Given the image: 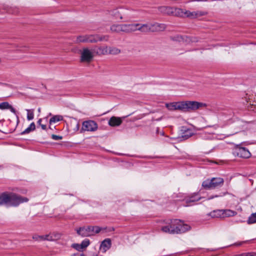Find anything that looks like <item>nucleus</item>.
Returning a JSON list of instances; mask_svg holds the SVG:
<instances>
[{"mask_svg":"<svg viewBox=\"0 0 256 256\" xmlns=\"http://www.w3.org/2000/svg\"><path fill=\"white\" fill-rule=\"evenodd\" d=\"M10 104L8 102H2L0 103V109L1 110H8L10 106Z\"/></svg>","mask_w":256,"mask_h":256,"instance_id":"obj_34","label":"nucleus"},{"mask_svg":"<svg viewBox=\"0 0 256 256\" xmlns=\"http://www.w3.org/2000/svg\"><path fill=\"white\" fill-rule=\"evenodd\" d=\"M102 228L98 226H89L76 229L77 234L82 237H88L99 233Z\"/></svg>","mask_w":256,"mask_h":256,"instance_id":"obj_5","label":"nucleus"},{"mask_svg":"<svg viewBox=\"0 0 256 256\" xmlns=\"http://www.w3.org/2000/svg\"><path fill=\"white\" fill-rule=\"evenodd\" d=\"M138 26H136V30H140L143 32H151V24H136Z\"/></svg>","mask_w":256,"mask_h":256,"instance_id":"obj_19","label":"nucleus"},{"mask_svg":"<svg viewBox=\"0 0 256 256\" xmlns=\"http://www.w3.org/2000/svg\"><path fill=\"white\" fill-rule=\"evenodd\" d=\"M8 110H10V111L14 114L16 115V112L14 108L12 107V105H10V106L8 107Z\"/></svg>","mask_w":256,"mask_h":256,"instance_id":"obj_40","label":"nucleus"},{"mask_svg":"<svg viewBox=\"0 0 256 256\" xmlns=\"http://www.w3.org/2000/svg\"><path fill=\"white\" fill-rule=\"evenodd\" d=\"M232 154L234 156L240 158L247 159L250 158L252 154L249 150L241 146V144H236L232 148Z\"/></svg>","mask_w":256,"mask_h":256,"instance_id":"obj_6","label":"nucleus"},{"mask_svg":"<svg viewBox=\"0 0 256 256\" xmlns=\"http://www.w3.org/2000/svg\"><path fill=\"white\" fill-rule=\"evenodd\" d=\"M33 240L36 241H41V236L35 234L32 236Z\"/></svg>","mask_w":256,"mask_h":256,"instance_id":"obj_39","label":"nucleus"},{"mask_svg":"<svg viewBox=\"0 0 256 256\" xmlns=\"http://www.w3.org/2000/svg\"><path fill=\"white\" fill-rule=\"evenodd\" d=\"M204 105L205 104L203 103L196 101L182 102V111L186 112L190 110H196Z\"/></svg>","mask_w":256,"mask_h":256,"instance_id":"obj_9","label":"nucleus"},{"mask_svg":"<svg viewBox=\"0 0 256 256\" xmlns=\"http://www.w3.org/2000/svg\"><path fill=\"white\" fill-rule=\"evenodd\" d=\"M158 11L164 14L172 15L174 14V8L168 6H161L158 7Z\"/></svg>","mask_w":256,"mask_h":256,"instance_id":"obj_17","label":"nucleus"},{"mask_svg":"<svg viewBox=\"0 0 256 256\" xmlns=\"http://www.w3.org/2000/svg\"><path fill=\"white\" fill-rule=\"evenodd\" d=\"M3 168V166L2 165H0V168Z\"/></svg>","mask_w":256,"mask_h":256,"instance_id":"obj_47","label":"nucleus"},{"mask_svg":"<svg viewBox=\"0 0 256 256\" xmlns=\"http://www.w3.org/2000/svg\"><path fill=\"white\" fill-rule=\"evenodd\" d=\"M71 256H84V254L83 253L82 254H74Z\"/></svg>","mask_w":256,"mask_h":256,"instance_id":"obj_43","label":"nucleus"},{"mask_svg":"<svg viewBox=\"0 0 256 256\" xmlns=\"http://www.w3.org/2000/svg\"><path fill=\"white\" fill-rule=\"evenodd\" d=\"M166 226H162V230L170 234H180L190 230V226L184 224L180 220H169L166 222Z\"/></svg>","mask_w":256,"mask_h":256,"instance_id":"obj_2","label":"nucleus"},{"mask_svg":"<svg viewBox=\"0 0 256 256\" xmlns=\"http://www.w3.org/2000/svg\"><path fill=\"white\" fill-rule=\"evenodd\" d=\"M36 129V125L35 124L32 122L30 125L28 126V128H27L24 130L20 132V135H24L26 134H29L32 131H34Z\"/></svg>","mask_w":256,"mask_h":256,"instance_id":"obj_24","label":"nucleus"},{"mask_svg":"<svg viewBox=\"0 0 256 256\" xmlns=\"http://www.w3.org/2000/svg\"><path fill=\"white\" fill-rule=\"evenodd\" d=\"M110 30L114 32H122V24H113L110 26Z\"/></svg>","mask_w":256,"mask_h":256,"instance_id":"obj_25","label":"nucleus"},{"mask_svg":"<svg viewBox=\"0 0 256 256\" xmlns=\"http://www.w3.org/2000/svg\"><path fill=\"white\" fill-rule=\"evenodd\" d=\"M108 36H102L99 34L80 36L76 38V42L95 43L98 41H108Z\"/></svg>","mask_w":256,"mask_h":256,"instance_id":"obj_4","label":"nucleus"},{"mask_svg":"<svg viewBox=\"0 0 256 256\" xmlns=\"http://www.w3.org/2000/svg\"><path fill=\"white\" fill-rule=\"evenodd\" d=\"M54 240L53 236L50 234L41 236V240L52 241Z\"/></svg>","mask_w":256,"mask_h":256,"instance_id":"obj_31","label":"nucleus"},{"mask_svg":"<svg viewBox=\"0 0 256 256\" xmlns=\"http://www.w3.org/2000/svg\"><path fill=\"white\" fill-rule=\"evenodd\" d=\"M90 241L88 238H86L84 240H83L80 244L81 246H82V248L83 249L87 248L90 245Z\"/></svg>","mask_w":256,"mask_h":256,"instance_id":"obj_33","label":"nucleus"},{"mask_svg":"<svg viewBox=\"0 0 256 256\" xmlns=\"http://www.w3.org/2000/svg\"><path fill=\"white\" fill-rule=\"evenodd\" d=\"M42 121V118H40L38 121V124L40 126V124H41V122Z\"/></svg>","mask_w":256,"mask_h":256,"instance_id":"obj_45","label":"nucleus"},{"mask_svg":"<svg viewBox=\"0 0 256 256\" xmlns=\"http://www.w3.org/2000/svg\"><path fill=\"white\" fill-rule=\"evenodd\" d=\"M151 32H162L164 31L166 28V25L164 24H160L155 22L151 24Z\"/></svg>","mask_w":256,"mask_h":256,"instance_id":"obj_18","label":"nucleus"},{"mask_svg":"<svg viewBox=\"0 0 256 256\" xmlns=\"http://www.w3.org/2000/svg\"><path fill=\"white\" fill-rule=\"evenodd\" d=\"M99 50L102 54H108V46L100 47L99 48Z\"/></svg>","mask_w":256,"mask_h":256,"instance_id":"obj_35","label":"nucleus"},{"mask_svg":"<svg viewBox=\"0 0 256 256\" xmlns=\"http://www.w3.org/2000/svg\"><path fill=\"white\" fill-rule=\"evenodd\" d=\"M40 126H41V128L42 130H46V124H42L40 125Z\"/></svg>","mask_w":256,"mask_h":256,"instance_id":"obj_44","label":"nucleus"},{"mask_svg":"<svg viewBox=\"0 0 256 256\" xmlns=\"http://www.w3.org/2000/svg\"><path fill=\"white\" fill-rule=\"evenodd\" d=\"M194 18L207 14V12L204 11H194Z\"/></svg>","mask_w":256,"mask_h":256,"instance_id":"obj_32","label":"nucleus"},{"mask_svg":"<svg viewBox=\"0 0 256 256\" xmlns=\"http://www.w3.org/2000/svg\"><path fill=\"white\" fill-rule=\"evenodd\" d=\"M184 14V12L182 9L174 8V14L173 15L178 16H182Z\"/></svg>","mask_w":256,"mask_h":256,"instance_id":"obj_29","label":"nucleus"},{"mask_svg":"<svg viewBox=\"0 0 256 256\" xmlns=\"http://www.w3.org/2000/svg\"><path fill=\"white\" fill-rule=\"evenodd\" d=\"M28 201V198L13 192H5L0 194V206L17 207L20 204Z\"/></svg>","mask_w":256,"mask_h":256,"instance_id":"obj_1","label":"nucleus"},{"mask_svg":"<svg viewBox=\"0 0 256 256\" xmlns=\"http://www.w3.org/2000/svg\"><path fill=\"white\" fill-rule=\"evenodd\" d=\"M94 57L92 52L88 48L83 49L81 54V61L90 62Z\"/></svg>","mask_w":256,"mask_h":256,"instance_id":"obj_12","label":"nucleus"},{"mask_svg":"<svg viewBox=\"0 0 256 256\" xmlns=\"http://www.w3.org/2000/svg\"><path fill=\"white\" fill-rule=\"evenodd\" d=\"M224 182V179L220 178H214L212 180L208 179L204 181L202 186L206 189H213L222 186Z\"/></svg>","mask_w":256,"mask_h":256,"instance_id":"obj_7","label":"nucleus"},{"mask_svg":"<svg viewBox=\"0 0 256 256\" xmlns=\"http://www.w3.org/2000/svg\"><path fill=\"white\" fill-rule=\"evenodd\" d=\"M98 256V254H96L94 255L93 256Z\"/></svg>","mask_w":256,"mask_h":256,"instance_id":"obj_48","label":"nucleus"},{"mask_svg":"<svg viewBox=\"0 0 256 256\" xmlns=\"http://www.w3.org/2000/svg\"><path fill=\"white\" fill-rule=\"evenodd\" d=\"M27 111V120H30L34 119V110H26Z\"/></svg>","mask_w":256,"mask_h":256,"instance_id":"obj_30","label":"nucleus"},{"mask_svg":"<svg viewBox=\"0 0 256 256\" xmlns=\"http://www.w3.org/2000/svg\"><path fill=\"white\" fill-rule=\"evenodd\" d=\"M218 196V195L211 196L210 197H208L207 200H210L213 199V198H217Z\"/></svg>","mask_w":256,"mask_h":256,"instance_id":"obj_41","label":"nucleus"},{"mask_svg":"<svg viewBox=\"0 0 256 256\" xmlns=\"http://www.w3.org/2000/svg\"><path fill=\"white\" fill-rule=\"evenodd\" d=\"M120 52V50L115 47L108 48V54L116 55Z\"/></svg>","mask_w":256,"mask_h":256,"instance_id":"obj_28","label":"nucleus"},{"mask_svg":"<svg viewBox=\"0 0 256 256\" xmlns=\"http://www.w3.org/2000/svg\"><path fill=\"white\" fill-rule=\"evenodd\" d=\"M122 122V120L120 118L112 116L108 121V124L112 126H120Z\"/></svg>","mask_w":256,"mask_h":256,"instance_id":"obj_20","label":"nucleus"},{"mask_svg":"<svg viewBox=\"0 0 256 256\" xmlns=\"http://www.w3.org/2000/svg\"><path fill=\"white\" fill-rule=\"evenodd\" d=\"M201 198L198 193H194L185 198L184 201L186 204L184 206H192L194 202L198 201Z\"/></svg>","mask_w":256,"mask_h":256,"instance_id":"obj_11","label":"nucleus"},{"mask_svg":"<svg viewBox=\"0 0 256 256\" xmlns=\"http://www.w3.org/2000/svg\"><path fill=\"white\" fill-rule=\"evenodd\" d=\"M72 246L73 248H75L76 250L78 251H82L83 250L80 244H72Z\"/></svg>","mask_w":256,"mask_h":256,"instance_id":"obj_37","label":"nucleus"},{"mask_svg":"<svg viewBox=\"0 0 256 256\" xmlns=\"http://www.w3.org/2000/svg\"><path fill=\"white\" fill-rule=\"evenodd\" d=\"M182 138L184 140H186L193 135V132L190 129L182 127Z\"/></svg>","mask_w":256,"mask_h":256,"instance_id":"obj_22","label":"nucleus"},{"mask_svg":"<svg viewBox=\"0 0 256 256\" xmlns=\"http://www.w3.org/2000/svg\"><path fill=\"white\" fill-rule=\"evenodd\" d=\"M166 106L170 110H179L182 111V102L168 103L166 104Z\"/></svg>","mask_w":256,"mask_h":256,"instance_id":"obj_15","label":"nucleus"},{"mask_svg":"<svg viewBox=\"0 0 256 256\" xmlns=\"http://www.w3.org/2000/svg\"><path fill=\"white\" fill-rule=\"evenodd\" d=\"M208 216L212 218H224L223 210H216L210 212Z\"/></svg>","mask_w":256,"mask_h":256,"instance_id":"obj_21","label":"nucleus"},{"mask_svg":"<svg viewBox=\"0 0 256 256\" xmlns=\"http://www.w3.org/2000/svg\"><path fill=\"white\" fill-rule=\"evenodd\" d=\"M184 14L188 18H194V12H190L189 10H186L184 12Z\"/></svg>","mask_w":256,"mask_h":256,"instance_id":"obj_36","label":"nucleus"},{"mask_svg":"<svg viewBox=\"0 0 256 256\" xmlns=\"http://www.w3.org/2000/svg\"><path fill=\"white\" fill-rule=\"evenodd\" d=\"M111 246V240L109 238H106L102 241L100 245V249L103 253H104L110 248Z\"/></svg>","mask_w":256,"mask_h":256,"instance_id":"obj_14","label":"nucleus"},{"mask_svg":"<svg viewBox=\"0 0 256 256\" xmlns=\"http://www.w3.org/2000/svg\"><path fill=\"white\" fill-rule=\"evenodd\" d=\"M82 129L84 131L94 132L98 129V124L94 120L84 121L82 123Z\"/></svg>","mask_w":256,"mask_h":256,"instance_id":"obj_10","label":"nucleus"},{"mask_svg":"<svg viewBox=\"0 0 256 256\" xmlns=\"http://www.w3.org/2000/svg\"><path fill=\"white\" fill-rule=\"evenodd\" d=\"M52 138L54 140H62V136L53 134L52 135Z\"/></svg>","mask_w":256,"mask_h":256,"instance_id":"obj_38","label":"nucleus"},{"mask_svg":"<svg viewBox=\"0 0 256 256\" xmlns=\"http://www.w3.org/2000/svg\"><path fill=\"white\" fill-rule=\"evenodd\" d=\"M170 40L173 41H176L178 42H184L186 43H190V42H194L192 40V38L186 36H181L177 34L174 36H170Z\"/></svg>","mask_w":256,"mask_h":256,"instance_id":"obj_13","label":"nucleus"},{"mask_svg":"<svg viewBox=\"0 0 256 256\" xmlns=\"http://www.w3.org/2000/svg\"><path fill=\"white\" fill-rule=\"evenodd\" d=\"M247 223L248 224L256 223V212L252 214L247 220Z\"/></svg>","mask_w":256,"mask_h":256,"instance_id":"obj_27","label":"nucleus"},{"mask_svg":"<svg viewBox=\"0 0 256 256\" xmlns=\"http://www.w3.org/2000/svg\"><path fill=\"white\" fill-rule=\"evenodd\" d=\"M237 214L238 213L236 211L230 209L223 210L224 218L226 217L234 216H236Z\"/></svg>","mask_w":256,"mask_h":256,"instance_id":"obj_23","label":"nucleus"},{"mask_svg":"<svg viewBox=\"0 0 256 256\" xmlns=\"http://www.w3.org/2000/svg\"><path fill=\"white\" fill-rule=\"evenodd\" d=\"M137 26L138 25L136 24H122V32L128 33L136 31Z\"/></svg>","mask_w":256,"mask_h":256,"instance_id":"obj_16","label":"nucleus"},{"mask_svg":"<svg viewBox=\"0 0 256 256\" xmlns=\"http://www.w3.org/2000/svg\"><path fill=\"white\" fill-rule=\"evenodd\" d=\"M134 12L133 10L119 8L110 10L109 14L114 20H123V22H126L136 17Z\"/></svg>","mask_w":256,"mask_h":256,"instance_id":"obj_3","label":"nucleus"},{"mask_svg":"<svg viewBox=\"0 0 256 256\" xmlns=\"http://www.w3.org/2000/svg\"><path fill=\"white\" fill-rule=\"evenodd\" d=\"M62 120V116L60 115H55L52 117L50 120V124H51L52 123H55L56 122L60 121Z\"/></svg>","mask_w":256,"mask_h":256,"instance_id":"obj_26","label":"nucleus"},{"mask_svg":"<svg viewBox=\"0 0 256 256\" xmlns=\"http://www.w3.org/2000/svg\"><path fill=\"white\" fill-rule=\"evenodd\" d=\"M194 1L197 2H206V0H194Z\"/></svg>","mask_w":256,"mask_h":256,"instance_id":"obj_46","label":"nucleus"},{"mask_svg":"<svg viewBox=\"0 0 256 256\" xmlns=\"http://www.w3.org/2000/svg\"><path fill=\"white\" fill-rule=\"evenodd\" d=\"M247 241H246V242H236L234 244V245L236 246H241L242 244L246 242Z\"/></svg>","mask_w":256,"mask_h":256,"instance_id":"obj_42","label":"nucleus"},{"mask_svg":"<svg viewBox=\"0 0 256 256\" xmlns=\"http://www.w3.org/2000/svg\"><path fill=\"white\" fill-rule=\"evenodd\" d=\"M19 120L18 116H17V122L16 124L10 120H8L6 121L5 120H0V124H2L3 130H0L2 132L7 134V133H12L14 131L16 130L17 125L18 124Z\"/></svg>","mask_w":256,"mask_h":256,"instance_id":"obj_8","label":"nucleus"}]
</instances>
